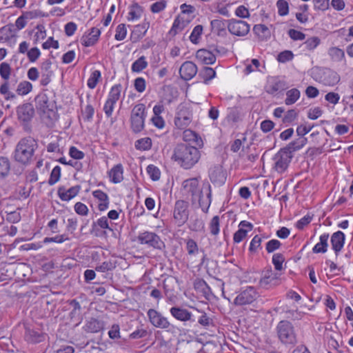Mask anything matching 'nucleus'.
Returning <instances> with one entry per match:
<instances>
[{
    "label": "nucleus",
    "instance_id": "nucleus-47",
    "mask_svg": "<svg viewBox=\"0 0 353 353\" xmlns=\"http://www.w3.org/2000/svg\"><path fill=\"white\" fill-rule=\"evenodd\" d=\"M320 43L321 39L318 37H312L306 39L303 43V46L308 51H313Z\"/></svg>",
    "mask_w": 353,
    "mask_h": 353
},
{
    "label": "nucleus",
    "instance_id": "nucleus-38",
    "mask_svg": "<svg viewBox=\"0 0 353 353\" xmlns=\"http://www.w3.org/2000/svg\"><path fill=\"white\" fill-rule=\"evenodd\" d=\"M210 180L213 183H223L225 180L224 174L219 167H215L211 169L209 174Z\"/></svg>",
    "mask_w": 353,
    "mask_h": 353
},
{
    "label": "nucleus",
    "instance_id": "nucleus-52",
    "mask_svg": "<svg viewBox=\"0 0 353 353\" xmlns=\"http://www.w3.org/2000/svg\"><path fill=\"white\" fill-rule=\"evenodd\" d=\"M203 32V26L201 25L196 26L190 35V40L192 43H199Z\"/></svg>",
    "mask_w": 353,
    "mask_h": 353
},
{
    "label": "nucleus",
    "instance_id": "nucleus-36",
    "mask_svg": "<svg viewBox=\"0 0 353 353\" xmlns=\"http://www.w3.org/2000/svg\"><path fill=\"white\" fill-rule=\"evenodd\" d=\"M285 95V103L287 105H290L299 99L301 92L297 88H292L286 92Z\"/></svg>",
    "mask_w": 353,
    "mask_h": 353
},
{
    "label": "nucleus",
    "instance_id": "nucleus-11",
    "mask_svg": "<svg viewBox=\"0 0 353 353\" xmlns=\"http://www.w3.org/2000/svg\"><path fill=\"white\" fill-rule=\"evenodd\" d=\"M137 241L154 249H161L163 245L161 238L156 233L149 231L140 232L137 236Z\"/></svg>",
    "mask_w": 353,
    "mask_h": 353
},
{
    "label": "nucleus",
    "instance_id": "nucleus-61",
    "mask_svg": "<svg viewBox=\"0 0 353 353\" xmlns=\"http://www.w3.org/2000/svg\"><path fill=\"white\" fill-rule=\"evenodd\" d=\"M75 212L81 216H87L88 214V208L87 205L81 202H77L74 205Z\"/></svg>",
    "mask_w": 353,
    "mask_h": 353
},
{
    "label": "nucleus",
    "instance_id": "nucleus-17",
    "mask_svg": "<svg viewBox=\"0 0 353 353\" xmlns=\"http://www.w3.org/2000/svg\"><path fill=\"white\" fill-rule=\"evenodd\" d=\"M192 115L187 108H181L177 112L174 118V125L180 130L187 128L191 123Z\"/></svg>",
    "mask_w": 353,
    "mask_h": 353
},
{
    "label": "nucleus",
    "instance_id": "nucleus-44",
    "mask_svg": "<svg viewBox=\"0 0 353 353\" xmlns=\"http://www.w3.org/2000/svg\"><path fill=\"white\" fill-rule=\"evenodd\" d=\"M36 104L37 109L43 114L47 113L50 110L48 99L46 96L39 97L36 101Z\"/></svg>",
    "mask_w": 353,
    "mask_h": 353
},
{
    "label": "nucleus",
    "instance_id": "nucleus-14",
    "mask_svg": "<svg viewBox=\"0 0 353 353\" xmlns=\"http://www.w3.org/2000/svg\"><path fill=\"white\" fill-rule=\"evenodd\" d=\"M280 274L274 272L271 268L265 269L259 281V285L265 289H270L279 284Z\"/></svg>",
    "mask_w": 353,
    "mask_h": 353
},
{
    "label": "nucleus",
    "instance_id": "nucleus-32",
    "mask_svg": "<svg viewBox=\"0 0 353 353\" xmlns=\"http://www.w3.org/2000/svg\"><path fill=\"white\" fill-rule=\"evenodd\" d=\"M229 20L214 19L211 21L212 30L219 36H223L226 33V28H228V22Z\"/></svg>",
    "mask_w": 353,
    "mask_h": 353
},
{
    "label": "nucleus",
    "instance_id": "nucleus-63",
    "mask_svg": "<svg viewBox=\"0 0 353 353\" xmlns=\"http://www.w3.org/2000/svg\"><path fill=\"white\" fill-rule=\"evenodd\" d=\"M281 246V243L277 239L270 240L265 246L266 251L268 253H272L274 251L278 250Z\"/></svg>",
    "mask_w": 353,
    "mask_h": 353
},
{
    "label": "nucleus",
    "instance_id": "nucleus-28",
    "mask_svg": "<svg viewBox=\"0 0 353 353\" xmlns=\"http://www.w3.org/2000/svg\"><path fill=\"white\" fill-rule=\"evenodd\" d=\"M93 197L98 201V209L100 211L106 210L110 204L108 195L101 190H96L92 192Z\"/></svg>",
    "mask_w": 353,
    "mask_h": 353
},
{
    "label": "nucleus",
    "instance_id": "nucleus-21",
    "mask_svg": "<svg viewBox=\"0 0 353 353\" xmlns=\"http://www.w3.org/2000/svg\"><path fill=\"white\" fill-rule=\"evenodd\" d=\"M81 190L80 185H74L68 189L64 186L58 188L57 194L59 199L63 201H69L78 195Z\"/></svg>",
    "mask_w": 353,
    "mask_h": 353
},
{
    "label": "nucleus",
    "instance_id": "nucleus-8",
    "mask_svg": "<svg viewBox=\"0 0 353 353\" xmlns=\"http://www.w3.org/2000/svg\"><path fill=\"white\" fill-rule=\"evenodd\" d=\"M121 91L122 85L119 83L111 87L103 108L107 117L112 115L115 105L121 97Z\"/></svg>",
    "mask_w": 353,
    "mask_h": 353
},
{
    "label": "nucleus",
    "instance_id": "nucleus-56",
    "mask_svg": "<svg viewBox=\"0 0 353 353\" xmlns=\"http://www.w3.org/2000/svg\"><path fill=\"white\" fill-rule=\"evenodd\" d=\"M298 113L294 110H290L285 112L283 117L282 121L283 123L290 124L293 123L297 119Z\"/></svg>",
    "mask_w": 353,
    "mask_h": 353
},
{
    "label": "nucleus",
    "instance_id": "nucleus-3",
    "mask_svg": "<svg viewBox=\"0 0 353 353\" xmlns=\"http://www.w3.org/2000/svg\"><path fill=\"white\" fill-rule=\"evenodd\" d=\"M37 148V143L33 138L30 137L23 138L15 146L13 158L18 163L28 165L32 160Z\"/></svg>",
    "mask_w": 353,
    "mask_h": 353
},
{
    "label": "nucleus",
    "instance_id": "nucleus-18",
    "mask_svg": "<svg viewBox=\"0 0 353 353\" xmlns=\"http://www.w3.org/2000/svg\"><path fill=\"white\" fill-rule=\"evenodd\" d=\"M101 30L98 28H92L85 32L81 39L82 46L85 47L93 46L99 40Z\"/></svg>",
    "mask_w": 353,
    "mask_h": 353
},
{
    "label": "nucleus",
    "instance_id": "nucleus-6",
    "mask_svg": "<svg viewBox=\"0 0 353 353\" xmlns=\"http://www.w3.org/2000/svg\"><path fill=\"white\" fill-rule=\"evenodd\" d=\"M146 117L147 111L143 103H138L133 107L130 114V123L134 132L138 133L143 130Z\"/></svg>",
    "mask_w": 353,
    "mask_h": 353
},
{
    "label": "nucleus",
    "instance_id": "nucleus-49",
    "mask_svg": "<svg viewBox=\"0 0 353 353\" xmlns=\"http://www.w3.org/2000/svg\"><path fill=\"white\" fill-rule=\"evenodd\" d=\"M285 261L284 256L281 253H276L272 256V262L274 268L277 271L284 269L283 263Z\"/></svg>",
    "mask_w": 353,
    "mask_h": 353
},
{
    "label": "nucleus",
    "instance_id": "nucleus-60",
    "mask_svg": "<svg viewBox=\"0 0 353 353\" xmlns=\"http://www.w3.org/2000/svg\"><path fill=\"white\" fill-rule=\"evenodd\" d=\"M314 126V125H311L309 123L301 124L296 128V134L298 136L303 137V136H305L312 130Z\"/></svg>",
    "mask_w": 353,
    "mask_h": 353
},
{
    "label": "nucleus",
    "instance_id": "nucleus-24",
    "mask_svg": "<svg viewBox=\"0 0 353 353\" xmlns=\"http://www.w3.org/2000/svg\"><path fill=\"white\" fill-rule=\"evenodd\" d=\"M46 334L39 329L31 328L30 327L26 328L25 339L31 343H38L43 341L46 339Z\"/></svg>",
    "mask_w": 353,
    "mask_h": 353
},
{
    "label": "nucleus",
    "instance_id": "nucleus-5",
    "mask_svg": "<svg viewBox=\"0 0 353 353\" xmlns=\"http://www.w3.org/2000/svg\"><path fill=\"white\" fill-rule=\"evenodd\" d=\"M147 316L151 325L154 327L165 330L168 332L174 333L177 327L172 324L167 317L154 309H149Z\"/></svg>",
    "mask_w": 353,
    "mask_h": 353
},
{
    "label": "nucleus",
    "instance_id": "nucleus-34",
    "mask_svg": "<svg viewBox=\"0 0 353 353\" xmlns=\"http://www.w3.org/2000/svg\"><path fill=\"white\" fill-rule=\"evenodd\" d=\"M327 54L330 59L334 62H341L345 59L344 50L339 47L334 46L330 48Z\"/></svg>",
    "mask_w": 353,
    "mask_h": 353
},
{
    "label": "nucleus",
    "instance_id": "nucleus-57",
    "mask_svg": "<svg viewBox=\"0 0 353 353\" xmlns=\"http://www.w3.org/2000/svg\"><path fill=\"white\" fill-rule=\"evenodd\" d=\"M127 32L128 31L125 25L121 23L116 28L114 39L117 41H122L126 37Z\"/></svg>",
    "mask_w": 353,
    "mask_h": 353
},
{
    "label": "nucleus",
    "instance_id": "nucleus-12",
    "mask_svg": "<svg viewBox=\"0 0 353 353\" xmlns=\"http://www.w3.org/2000/svg\"><path fill=\"white\" fill-rule=\"evenodd\" d=\"M189 204L183 200H179L175 203L174 209V219L179 225H183L188 219Z\"/></svg>",
    "mask_w": 353,
    "mask_h": 353
},
{
    "label": "nucleus",
    "instance_id": "nucleus-27",
    "mask_svg": "<svg viewBox=\"0 0 353 353\" xmlns=\"http://www.w3.org/2000/svg\"><path fill=\"white\" fill-rule=\"evenodd\" d=\"M124 169L121 163L114 165L108 172V176L111 183L117 184L121 183L123 177Z\"/></svg>",
    "mask_w": 353,
    "mask_h": 353
},
{
    "label": "nucleus",
    "instance_id": "nucleus-15",
    "mask_svg": "<svg viewBox=\"0 0 353 353\" xmlns=\"http://www.w3.org/2000/svg\"><path fill=\"white\" fill-rule=\"evenodd\" d=\"M30 43L27 41H23L19 44L18 53L26 54L30 63H35L41 57V52L37 47L30 48Z\"/></svg>",
    "mask_w": 353,
    "mask_h": 353
},
{
    "label": "nucleus",
    "instance_id": "nucleus-62",
    "mask_svg": "<svg viewBox=\"0 0 353 353\" xmlns=\"http://www.w3.org/2000/svg\"><path fill=\"white\" fill-rule=\"evenodd\" d=\"M21 15L27 22L41 17V11L38 10L25 11L22 12Z\"/></svg>",
    "mask_w": 353,
    "mask_h": 353
},
{
    "label": "nucleus",
    "instance_id": "nucleus-2",
    "mask_svg": "<svg viewBox=\"0 0 353 353\" xmlns=\"http://www.w3.org/2000/svg\"><path fill=\"white\" fill-rule=\"evenodd\" d=\"M199 149L188 143L177 144L173 149L171 159L181 168L191 169L201 159Z\"/></svg>",
    "mask_w": 353,
    "mask_h": 353
},
{
    "label": "nucleus",
    "instance_id": "nucleus-64",
    "mask_svg": "<svg viewBox=\"0 0 353 353\" xmlns=\"http://www.w3.org/2000/svg\"><path fill=\"white\" fill-rule=\"evenodd\" d=\"M201 75L204 81L206 82L215 77L216 72L212 68L205 67L201 71Z\"/></svg>",
    "mask_w": 353,
    "mask_h": 353
},
{
    "label": "nucleus",
    "instance_id": "nucleus-43",
    "mask_svg": "<svg viewBox=\"0 0 353 353\" xmlns=\"http://www.w3.org/2000/svg\"><path fill=\"white\" fill-rule=\"evenodd\" d=\"M10 170V162L7 157L0 156V179L8 175Z\"/></svg>",
    "mask_w": 353,
    "mask_h": 353
},
{
    "label": "nucleus",
    "instance_id": "nucleus-26",
    "mask_svg": "<svg viewBox=\"0 0 353 353\" xmlns=\"http://www.w3.org/2000/svg\"><path fill=\"white\" fill-rule=\"evenodd\" d=\"M183 140L188 144H193L198 148H202L203 146V141L201 137L195 132L191 130H185L183 132Z\"/></svg>",
    "mask_w": 353,
    "mask_h": 353
},
{
    "label": "nucleus",
    "instance_id": "nucleus-16",
    "mask_svg": "<svg viewBox=\"0 0 353 353\" xmlns=\"http://www.w3.org/2000/svg\"><path fill=\"white\" fill-rule=\"evenodd\" d=\"M17 32L12 23L7 24L0 28V42L15 44Z\"/></svg>",
    "mask_w": 353,
    "mask_h": 353
},
{
    "label": "nucleus",
    "instance_id": "nucleus-58",
    "mask_svg": "<svg viewBox=\"0 0 353 353\" xmlns=\"http://www.w3.org/2000/svg\"><path fill=\"white\" fill-rule=\"evenodd\" d=\"M278 13L280 16H285L289 12L288 3L285 0H279L276 2Z\"/></svg>",
    "mask_w": 353,
    "mask_h": 353
},
{
    "label": "nucleus",
    "instance_id": "nucleus-29",
    "mask_svg": "<svg viewBox=\"0 0 353 353\" xmlns=\"http://www.w3.org/2000/svg\"><path fill=\"white\" fill-rule=\"evenodd\" d=\"M189 20L185 19L184 14H179L174 20L172 23V28L169 31L170 34L176 35L177 33L181 32L188 26Z\"/></svg>",
    "mask_w": 353,
    "mask_h": 353
},
{
    "label": "nucleus",
    "instance_id": "nucleus-31",
    "mask_svg": "<svg viewBox=\"0 0 353 353\" xmlns=\"http://www.w3.org/2000/svg\"><path fill=\"white\" fill-rule=\"evenodd\" d=\"M329 237L328 233L322 234L319 236V242L313 247L312 252L315 254L325 253L327 251Z\"/></svg>",
    "mask_w": 353,
    "mask_h": 353
},
{
    "label": "nucleus",
    "instance_id": "nucleus-22",
    "mask_svg": "<svg viewBox=\"0 0 353 353\" xmlns=\"http://www.w3.org/2000/svg\"><path fill=\"white\" fill-rule=\"evenodd\" d=\"M197 72V67L192 61H185L179 69L181 77L186 81L192 79Z\"/></svg>",
    "mask_w": 353,
    "mask_h": 353
},
{
    "label": "nucleus",
    "instance_id": "nucleus-7",
    "mask_svg": "<svg viewBox=\"0 0 353 353\" xmlns=\"http://www.w3.org/2000/svg\"><path fill=\"white\" fill-rule=\"evenodd\" d=\"M314 79L326 86H334L341 80L340 75L330 68H319L314 72Z\"/></svg>",
    "mask_w": 353,
    "mask_h": 353
},
{
    "label": "nucleus",
    "instance_id": "nucleus-35",
    "mask_svg": "<svg viewBox=\"0 0 353 353\" xmlns=\"http://www.w3.org/2000/svg\"><path fill=\"white\" fill-rule=\"evenodd\" d=\"M103 323L96 319H90L84 325V329L86 332L91 333H96L103 328Z\"/></svg>",
    "mask_w": 353,
    "mask_h": 353
},
{
    "label": "nucleus",
    "instance_id": "nucleus-41",
    "mask_svg": "<svg viewBox=\"0 0 353 353\" xmlns=\"http://www.w3.org/2000/svg\"><path fill=\"white\" fill-rule=\"evenodd\" d=\"M33 88L32 84L28 81H22L19 83L16 92L18 95L25 96L32 92Z\"/></svg>",
    "mask_w": 353,
    "mask_h": 353
},
{
    "label": "nucleus",
    "instance_id": "nucleus-48",
    "mask_svg": "<svg viewBox=\"0 0 353 353\" xmlns=\"http://www.w3.org/2000/svg\"><path fill=\"white\" fill-rule=\"evenodd\" d=\"M188 228L194 232H202L204 230L205 223L201 219L196 218L190 221Z\"/></svg>",
    "mask_w": 353,
    "mask_h": 353
},
{
    "label": "nucleus",
    "instance_id": "nucleus-13",
    "mask_svg": "<svg viewBox=\"0 0 353 353\" xmlns=\"http://www.w3.org/2000/svg\"><path fill=\"white\" fill-rule=\"evenodd\" d=\"M250 25L241 20L231 19L228 22V30L230 34L236 37H244L250 32Z\"/></svg>",
    "mask_w": 353,
    "mask_h": 353
},
{
    "label": "nucleus",
    "instance_id": "nucleus-53",
    "mask_svg": "<svg viewBox=\"0 0 353 353\" xmlns=\"http://www.w3.org/2000/svg\"><path fill=\"white\" fill-rule=\"evenodd\" d=\"M61 169L60 166H59V165L55 166L52 169V170L50 173V178L48 179L49 185H53L59 181L60 177H61Z\"/></svg>",
    "mask_w": 353,
    "mask_h": 353
},
{
    "label": "nucleus",
    "instance_id": "nucleus-40",
    "mask_svg": "<svg viewBox=\"0 0 353 353\" xmlns=\"http://www.w3.org/2000/svg\"><path fill=\"white\" fill-rule=\"evenodd\" d=\"M148 61L145 56H141L135 61H134L131 66V70L133 72L139 73L148 67Z\"/></svg>",
    "mask_w": 353,
    "mask_h": 353
},
{
    "label": "nucleus",
    "instance_id": "nucleus-30",
    "mask_svg": "<svg viewBox=\"0 0 353 353\" xmlns=\"http://www.w3.org/2000/svg\"><path fill=\"white\" fill-rule=\"evenodd\" d=\"M196 58L198 61L206 65L213 64L216 61L215 55L205 49L199 50L196 53Z\"/></svg>",
    "mask_w": 353,
    "mask_h": 353
},
{
    "label": "nucleus",
    "instance_id": "nucleus-9",
    "mask_svg": "<svg viewBox=\"0 0 353 353\" xmlns=\"http://www.w3.org/2000/svg\"><path fill=\"white\" fill-rule=\"evenodd\" d=\"M259 297V293L252 286H248L241 290L234 300V304L237 306L250 305Z\"/></svg>",
    "mask_w": 353,
    "mask_h": 353
},
{
    "label": "nucleus",
    "instance_id": "nucleus-55",
    "mask_svg": "<svg viewBox=\"0 0 353 353\" xmlns=\"http://www.w3.org/2000/svg\"><path fill=\"white\" fill-rule=\"evenodd\" d=\"M263 238L259 235H255L250 241L249 250L251 252H256L259 248H261Z\"/></svg>",
    "mask_w": 353,
    "mask_h": 353
},
{
    "label": "nucleus",
    "instance_id": "nucleus-59",
    "mask_svg": "<svg viewBox=\"0 0 353 353\" xmlns=\"http://www.w3.org/2000/svg\"><path fill=\"white\" fill-rule=\"evenodd\" d=\"M219 217L214 216L210 223V230L212 235H217L219 233L220 229Z\"/></svg>",
    "mask_w": 353,
    "mask_h": 353
},
{
    "label": "nucleus",
    "instance_id": "nucleus-33",
    "mask_svg": "<svg viewBox=\"0 0 353 353\" xmlns=\"http://www.w3.org/2000/svg\"><path fill=\"white\" fill-rule=\"evenodd\" d=\"M143 13V8L137 3L132 5L129 8L127 19L129 21L139 20Z\"/></svg>",
    "mask_w": 353,
    "mask_h": 353
},
{
    "label": "nucleus",
    "instance_id": "nucleus-23",
    "mask_svg": "<svg viewBox=\"0 0 353 353\" xmlns=\"http://www.w3.org/2000/svg\"><path fill=\"white\" fill-rule=\"evenodd\" d=\"M345 241V235L343 232L339 230L332 234L330 239L332 248L336 255L343 250Z\"/></svg>",
    "mask_w": 353,
    "mask_h": 353
},
{
    "label": "nucleus",
    "instance_id": "nucleus-19",
    "mask_svg": "<svg viewBox=\"0 0 353 353\" xmlns=\"http://www.w3.org/2000/svg\"><path fill=\"white\" fill-rule=\"evenodd\" d=\"M170 313L173 318L181 322H194L195 321L192 313L183 307H172L170 309Z\"/></svg>",
    "mask_w": 353,
    "mask_h": 353
},
{
    "label": "nucleus",
    "instance_id": "nucleus-20",
    "mask_svg": "<svg viewBox=\"0 0 353 353\" xmlns=\"http://www.w3.org/2000/svg\"><path fill=\"white\" fill-rule=\"evenodd\" d=\"M253 228V225L247 221H241L239 224L238 230L234 234L233 241L234 243H239L248 236V233Z\"/></svg>",
    "mask_w": 353,
    "mask_h": 353
},
{
    "label": "nucleus",
    "instance_id": "nucleus-4",
    "mask_svg": "<svg viewBox=\"0 0 353 353\" xmlns=\"http://www.w3.org/2000/svg\"><path fill=\"white\" fill-rule=\"evenodd\" d=\"M276 330L279 340L282 344L294 345L297 343V334L291 322L286 320L281 321L277 324Z\"/></svg>",
    "mask_w": 353,
    "mask_h": 353
},
{
    "label": "nucleus",
    "instance_id": "nucleus-51",
    "mask_svg": "<svg viewBox=\"0 0 353 353\" xmlns=\"http://www.w3.org/2000/svg\"><path fill=\"white\" fill-rule=\"evenodd\" d=\"M186 244V250L189 255H196L199 252V247L196 242L192 239H187L185 240Z\"/></svg>",
    "mask_w": 353,
    "mask_h": 353
},
{
    "label": "nucleus",
    "instance_id": "nucleus-37",
    "mask_svg": "<svg viewBox=\"0 0 353 353\" xmlns=\"http://www.w3.org/2000/svg\"><path fill=\"white\" fill-rule=\"evenodd\" d=\"M102 79L101 73L98 70L91 71L90 77L87 81V85L90 89H94L99 81Z\"/></svg>",
    "mask_w": 353,
    "mask_h": 353
},
{
    "label": "nucleus",
    "instance_id": "nucleus-46",
    "mask_svg": "<svg viewBox=\"0 0 353 353\" xmlns=\"http://www.w3.org/2000/svg\"><path fill=\"white\" fill-rule=\"evenodd\" d=\"M9 87L8 81H4L0 86V94L3 95L4 99L7 101L14 99L16 97V95L10 90Z\"/></svg>",
    "mask_w": 353,
    "mask_h": 353
},
{
    "label": "nucleus",
    "instance_id": "nucleus-54",
    "mask_svg": "<svg viewBox=\"0 0 353 353\" xmlns=\"http://www.w3.org/2000/svg\"><path fill=\"white\" fill-rule=\"evenodd\" d=\"M146 171L152 181H156L160 179L161 172L157 166L150 164L147 167Z\"/></svg>",
    "mask_w": 353,
    "mask_h": 353
},
{
    "label": "nucleus",
    "instance_id": "nucleus-1",
    "mask_svg": "<svg viewBox=\"0 0 353 353\" xmlns=\"http://www.w3.org/2000/svg\"><path fill=\"white\" fill-rule=\"evenodd\" d=\"M182 188L186 193L191 195L193 205L198 203L203 212H208L212 202V189L208 183L200 187L197 178H190L183 182Z\"/></svg>",
    "mask_w": 353,
    "mask_h": 353
},
{
    "label": "nucleus",
    "instance_id": "nucleus-39",
    "mask_svg": "<svg viewBox=\"0 0 353 353\" xmlns=\"http://www.w3.org/2000/svg\"><path fill=\"white\" fill-rule=\"evenodd\" d=\"M254 33L262 39H267L270 37V29L264 24H256L254 26Z\"/></svg>",
    "mask_w": 353,
    "mask_h": 353
},
{
    "label": "nucleus",
    "instance_id": "nucleus-42",
    "mask_svg": "<svg viewBox=\"0 0 353 353\" xmlns=\"http://www.w3.org/2000/svg\"><path fill=\"white\" fill-rule=\"evenodd\" d=\"M307 142V141L306 138L301 137L296 140L291 142L286 148H284V149H288V150H289L290 154H292L294 152L301 149L304 145H305Z\"/></svg>",
    "mask_w": 353,
    "mask_h": 353
},
{
    "label": "nucleus",
    "instance_id": "nucleus-10",
    "mask_svg": "<svg viewBox=\"0 0 353 353\" xmlns=\"http://www.w3.org/2000/svg\"><path fill=\"white\" fill-rule=\"evenodd\" d=\"M288 150L281 148L273 157V168L279 173H283L287 170L293 157Z\"/></svg>",
    "mask_w": 353,
    "mask_h": 353
},
{
    "label": "nucleus",
    "instance_id": "nucleus-50",
    "mask_svg": "<svg viewBox=\"0 0 353 353\" xmlns=\"http://www.w3.org/2000/svg\"><path fill=\"white\" fill-rule=\"evenodd\" d=\"M12 68L7 62H2L0 64V76L4 81H8L11 75Z\"/></svg>",
    "mask_w": 353,
    "mask_h": 353
},
{
    "label": "nucleus",
    "instance_id": "nucleus-25",
    "mask_svg": "<svg viewBox=\"0 0 353 353\" xmlns=\"http://www.w3.org/2000/svg\"><path fill=\"white\" fill-rule=\"evenodd\" d=\"M17 114L19 120L27 122L33 117L34 110L32 104L25 103L17 108Z\"/></svg>",
    "mask_w": 353,
    "mask_h": 353
},
{
    "label": "nucleus",
    "instance_id": "nucleus-45",
    "mask_svg": "<svg viewBox=\"0 0 353 353\" xmlns=\"http://www.w3.org/2000/svg\"><path fill=\"white\" fill-rule=\"evenodd\" d=\"M135 148L138 150H149L152 147V140L149 137H144L136 141Z\"/></svg>",
    "mask_w": 353,
    "mask_h": 353
}]
</instances>
